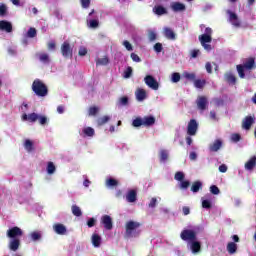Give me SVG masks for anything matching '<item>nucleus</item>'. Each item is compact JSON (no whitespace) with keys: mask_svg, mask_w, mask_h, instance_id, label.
Segmentation results:
<instances>
[{"mask_svg":"<svg viewBox=\"0 0 256 256\" xmlns=\"http://www.w3.org/2000/svg\"><path fill=\"white\" fill-rule=\"evenodd\" d=\"M52 228L57 235H67V227H65L63 224L56 223L52 226Z\"/></svg>","mask_w":256,"mask_h":256,"instance_id":"obj_12","label":"nucleus"},{"mask_svg":"<svg viewBox=\"0 0 256 256\" xmlns=\"http://www.w3.org/2000/svg\"><path fill=\"white\" fill-rule=\"evenodd\" d=\"M222 145L223 141L221 139H217L212 144H210V151L217 152L221 149Z\"/></svg>","mask_w":256,"mask_h":256,"instance_id":"obj_23","label":"nucleus"},{"mask_svg":"<svg viewBox=\"0 0 256 256\" xmlns=\"http://www.w3.org/2000/svg\"><path fill=\"white\" fill-rule=\"evenodd\" d=\"M4 15H7V6L0 4V16L3 17Z\"/></svg>","mask_w":256,"mask_h":256,"instance_id":"obj_52","label":"nucleus"},{"mask_svg":"<svg viewBox=\"0 0 256 256\" xmlns=\"http://www.w3.org/2000/svg\"><path fill=\"white\" fill-rule=\"evenodd\" d=\"M39 57V60L42 62V63H49V54L47 53H40L38 55Z\"/></svg>","mask_w":256,"mask_h":256,"instance_id":"obj_41","label":"nucleus"},{"mask_svg":"<svg viewBox=\"0 0 256 256\" xmlns=\"http://www.w3.org/2000/svg\"><path fill=\"white\" fill-rule=\"evenodd\" d=\"M254 123L255 118H253L252 116H248L243 120L242 127L243 129H246V131H248V129H251V125H253Z\"/></svg>","mask_w":256,"mask_h":256,"instance_id":"obj_18","label":"nucleus"},{"mask_svg":"<svg viewBox=\"0 0 256 256\" xmlns=\"http://www.w3.org/2000/svg\"><path fill=\"white\" fill-rule=\"evenodd\" d=\"M143 125L146 127H150V125H155V117L153 116H146L142 118Z\"/></svg>","mask_w":256,"mask_h":256,"instance_id":"obj_27","label":"nucleus"},{"mask_svg":"<svg viewBox=\"0 0 256 256\" xmlns=\"http://www.w3.org/2000/svg\"><path fill=\"white\" fill-rule=\"evenodd\" d=\"M211 35H213V30L211 28H205L204 34L199 36V41L206 51H211V46L208 44L211 43L213 39Z\"/></svg>","mask_w":256,"mask_h":256,"instance_id":"obj_3","label":"nucleus"},{"mask_svg":"<svg viewBox=\"0 0 256 256\" xmlns=\"http://www.w3.org/2000/svg\"><path fill=\"white\" fill-rule=\"evenodd\" d=\"M188 247L190 251H192L193 255H197V253H201V242H199L197 238L188 242Z\"/></svg>","mask_w":256,"mask_h":256,"instance_id":"obj_8","label":"nucleus"},{"mask_svg":"<svg viewBox=\"0 0 256 256\" xmlns=\"http://www.w3.org/2000/svg\"><path fill=\"white\" fill-rule=\"evenodd\" d=\"M202 207L203 209H211V200L202 198Z\"/></svg>","mask_w":256,"mask_h":256,"instance_id":"obj_47","label":"nucleus"},{"mask_svg":"<svg viewBox=\"0 0 256 256\" xmlns=\"http://www.w3.org/2000/svg\"><path fill=\"white\" fill-rule=\"evenodd\" d=\"M56 169L57 168L55 167V164H53V162L47 163L46 171H47L48 175H53V173H55Z\"/></svg>","mask_w":256,"mask_h":256,"instance_id":"obj_33","label":"nucleus"},{"mask_svg":"<svg viewBox=\"0 0 256 256\" xmlns=\"http://www.w3.org/2000/svg\"><path fill=\"white\" fill-rule=\"evenodd\" d=\"M205 67H206L207 73H213V64H211V62H207Z\"/></svg>","mask_w":256,"mask_h":256,"instance_id":"obj_60","label":"nucleus"},{"mask_svg":"<svg viewBox=\"0 0 256 256\" xmlns=\"http://www.w3.org/2000/svg\"><path fill=\"white\" fill-rule=\"evenodd\" d=\"M111 121V116H102L97 120L99 126L105 125V123H109Z\"/></svg>","mask_w":256,"mask_h":256,"instance_id":"obj_35","label":"nucleus"},{"mask_svg":"<svg viewBox=\"0 0 256 256\" xmlns=\"http://www.w3.org/2000/svg\"><path fill=\"white\" fill-rule=\"evenodd\" d=\"M81 137H94L95 136V129L91 127H84L82 132H80Z\"/></svg>","mask_w":256,"mask_h":256,"instance_id":"obj_20","label":"nucleus"},{"mask_svg":"<svg viewBox=\"0 0 256 256\" xmlns=\"http://www.w3.org/2000/svg\"><path fill=\"white\" fill-rule=\"evenodd\" d=\"M116 185H117V180L112 179V178L106 180L107 187H115Z\"/></svg>","mask_w":256,"mask_h":256,"instance_id":"obj_49","label":"nucleus"},{"mask_svg":"<svg viewBox=\"0 0 256 256\" xmlns=\"http://www.w3.org/2000/svg\"><path fill=\"white\" fill-rule=\"evenodd\" d=\"M175 179L176 181H181L182 179H185V174H183V172H177L175 174Z\"/></svg>","mask_w":256,"mask_h":256,"instance_id":"obj_59","label":"nucleus"},{"mask_svg":"<svg viewBox=\"0 0 256 256\" xmlns=\"http://www.w3.org/2000/svg\"><path fill=\"white\" fill-rule=\"evenodd\" d=\"M132 73H133V68L128 67V68L125 70V72H124V77H125V79H129V77H131Z\"/></svg>","mask_w":256,"mask_h":256,"instance_id":"obj_53","label":"nucleus"},{"mask_svg":"<svg viewBox=\"0 0 256 256\" xmlns=\"http://www.w3.org/2000/svg\"><path fill=\"white\" fill-rule=\"evenodd\" d=\"M199 124L196 120H190L188 123L187 133L188 135H196Z\"/></svg>","mask_w":256,"mask_h":256,"instance_id":"obj_11","label":"nucleus"},{"mask_svg":"<svg viewBox=\"0 0 256 256\" xmlns=\"http://www.w3.org/2000/svg\"><path fill=\"white\" fill-rule=\"evenodd\" d=\"M153 11L156 15H165L167 13V9H165L163 6H156L154 7Z\"/></svg>","mask_w":256,"mask_h":256,"instance_id":"obj_32","label":"nucleus"},{"mask_svg":"<svg viewBox=\"0 0 256 256\" xmlns=\"http://www.w3.org/2000/svg\"><path fill=\"white\" fill-rule=\"evenodd\" d=\"M61 53L63 57L69 58L73 57V48L69 42H64L61 46Z\"/></svg>","mask_w":256,"mask_h":256,"instance_id":"obj_9","label":"nucleus"},{"mask_svg":"<svg viewBox=\"0 0 256 256\" xmlns=\"http://www.w3.org/2000/svg\"><path fill=\"white\" fill-rule=\"evenodd\" d=\"M255 67V59L248 58L244 65H237L236 69L240 79H245V74L249 73Z\"/></svg>","mask_w":256,"mask_h":256,"instance_id":"obj_1","label":"nucleus"},{"mask_svg":"<svg viewBox=\"0 0 256 256\" xmlns=\"http://www.w3.org/2000/svg\"><path fill=\"white\" fill-rule=\"evenodd\" d=\"M201 187H203V184L200 181H196L192 184L191 191L197 193Z\"/></svg>","mask_w":256,"mask_h":256,"instance_id":"obj_36","label":"nucleus"},{"mask_svg":"<svg viewBox=\"0 0 256 256\" xmlns=\"http://www.w3.org/2000/svg\"><path fill=\"white\" fill-rule=\"evenodd\" d=\"M101 223L108 231H111V229H113V219H111V216H102Z\"/></svg>","mask_w":256,"mask_h":256,"instance_id":"obj_10","label":"nucleus"},{"mask_svg":"<svg viewBox=\"0 0 256 256\" xmlns=\"http://www.w3.org/2000/svg\"><path fill=\"white\" fill-rule=\"evenodd\" d=\"M226 249L230 255H235L237 253V244L235 242H229Z\"/></svg>","mask_w":256,"mask_h":256,"instance_id":"obj_25","label":"nucleus"},{"mask_svg":"<svg viewBox=\"0 0 256 256\" xmlns=\"http://www.w3.org/2000/svg\"><path fill=\"white\" fill-rule=\"evenodd\" d=\"M109 64V58H107V56H104L102 58H99L96 61V65H108Z\"/></svg>","mask_w":256,"mask_h":256,"instance_id":"obj_42","label":"nucleus"},{"mask_svg":"<svg viewBox=\"0 0 256 256\" xmlns=\"http://www.w3.org/2000/svg\"><path fill=\"white\" fill-rule=\"evenodd\" d=\"M82 3V7H84V9H87V7H89L90 1L89 0H81Z\"/></svg>","mask_w":256,"mask_h":256,"instance_id":"obj_63","label":"nucleus"},{"mask_svg":"<svg viewBox=\"0 0 256 256\" xmlns=\"http://www.w3.org/2000/svg\"><path fill=\"white\" fill-rule=\"evenodd\" d=\"M87 25L90 29H97L99 27V20L96 19H88Z\"/></svg>","mask_w":256,"mask_h":256,"instance_id":"obj_29","label":"nucleus"},{"mask_svg":"<svg viewBox=\"0 0 256 256\" xmlns=\"http://www.w3.org/2000/svg\"><path fill=\"white\" fill-rule=\"evenodd\" d=\"M210 193H212L213 195H219V193H221V191L219 190V187L212 185L210 187Z\"/></svg>","mask_w":256,"mask_h":256,"instance_id":"obj_50","label":"nucleus"},{"mask_svg":"<svg viewBox=\"0 0 256 256\" xmlns=\"http://www.w3.org/2000/svg\"><path fill=\"white\" fill-rule=\"evenodd\" d=\"M226 77V81L228 83H231L232 85H235L236 81H237V78H235V75L231 74V73H227L225 75Z\"/></svg>","mask_w":256,"mask_h":256,"instance_id":"obj_37","label":"nucleus"},{"mask_svg":"<svg viewBox=\"0 0 256 256\" xmlns=\"http://www.w3.org/2000/svg\"><path fill=\"white\" fill-rule=\"evenodd\" d=\"M157 205V198H152L149 207H155Z\"/></svg>","mask_w":256,"mask_h":256,"instance_id":"obj_64","label":"nucleus"},{"mask_svg":"<svg viewBox=\"0 0 256 256\" xmlns=\"http://www.w3.org/2000/svg\"><path fill=\"white\" fill-rule=\"evenodd\" d=\"M122 45L125 47L127 51H133V45H131L129 41H123Z\"/></svg>","mask_w":256,"mask_h":256,"instance_id":"obj_51","label":"nucleus"},{"mask_svg":"<svg viewBox=\"0 0 256 256\" xmlns=\"http://www.w3.org/2000/svg\"><path fill=\"white\" fill-rule=\"evenodd\" d=\"M180 237L182 241H188V243H191V241L197 239V233L191 229H184L181 232Z\"/></svg>","mask_w":256,"mask_h":256,"instance_id":"obj_6","label":"nucleus"},{"mask_svg":"<svg viewBox=\"0 0 256 256\" xmlns=\"http://www.w3.org/2000/svg\"><path fill=\"white\" fill-rule=\"evenodd\" d=\"M24 148L28 153H31V151H33V141L30 139H26L24 141Z\"/></svg>","mask_w":256,"mask_h":256,"instance_id":"obj_30","label":"nucleus"},{"mask_svg":"<svg viewBox=\"0 0 256 256\" xmlns=\"http://www.w3.org/2000/svg\"><path fill=\"white\" fill-rule=\"evenodd\" d=\"M39 119V115L37 113H32V114H23L22 116V121H29L30 123H35Z\"/></svg>","mask_w":256,"mask_h":256,"instance_id":"obj_22","label":"nucleus"},{"mask_svg":"<svg viewBox=\"0 0 256 256\" xmlns=\"http://www.w3.org/2000/svg\"><path fill=\"white\" fill-rule=\"evenodd\" d=\"M137 101H145L147 99V91L142 88H138L135 92Z\"/></svg>","mask_w":256,"mask_h":256,"instance_id":"obj_16","label":"nucleus"},{"mask_svg":"<svg viewBox=\"0 0 256 256\" xmlns=\"http://www.w3.org/2000/svg\"><path fill=\"white\" fill-rule=\"evenodd\" d=\"M41 237H43V232L41 231H33L30 233L32 241H41Z\"/></svg>","mask_w":256,"mask_h":256,"instance_id":"obj_28","label":"nucleus"},{"mask_svg":"<svg viewBox=\"0 0 256 256\" xmlns=\"http://www.w3.org/2000/svg\"><path fill=\"white\" fill-rule=\"evenodd\" d=\"M72 213H73V215H75L76 217H81V208H79V207L76 206V205L72 206Z\"/></svg>","mask_w":256,"mask_h":256,"instance_id":"obj_45","label":"nucleus"},{"mask_svg":"<svg viewBox=\"0 0 256 256\" xmlns=\"http://www.w3.org/2000/svg\"><path fill=\"white\" fill-rule=\"evenodd\" d=\"M197 103V107L198 109H200L201 111H205V109H207V97L204 96H200L198 97V99L196 100Z\"/></svg>","mask_w":256,"mask_h":256,"instance_id":"obj_15","label":"nucleus"},{"mask_svg":"<svg viewBox=\"0 0 256 256\" xmlns=\"http://www.w3.org/2000/svg\"><path fill=\"white\" fill-rule=\"evenodd\" d=\"M255 165H256V157L253 156L252 158H250V159L246 162V164H245V169H246L247 171H252V169H253V167H255Z\"/></svg>","mask_w":256,"mask_h":256,"instance_id":"obj_26","label":"nucleus"},{"mask_svg":"<svg viewBox=\"0 0 256 256\" xmlns=\"http://www.w3.org/2000/svg\"><path fill=\"white\" fill-rule=\"evenodd\" d=\"M32 89L38 97H45L47 95V86L41 80H35L32 84Z\"/></svg>","mask_w":256,"mask_h":256,"instance_id":"obj_4","label":"nucleus"},{"mask_svg":"<svg viewBox=\"0 0 256 256\" xmlns=\"http://www.w3.org/2000/svg\"><path fill=\"white\" fill-rule=\"evenodd\" d=\"M132 61H134L135 63H141V58L139 57V55L132 53L130 55Z\"/></svg>","mask_w":256,"mask_h":256,"instance_id":"obj_56","label":"nucleus"},{"mask_svg":"<svg viewBox=\"0 0 256 256\" xmlns=\"http://www.w3.org/2000/svg\"><path fill=\"white\" fill-rule=\"evenodd\" d=\"M0 31H6V33H11L13 31V25L7 20L0 21Z\"/></svg>","mask_w":256,"mask_h":256,"instance_id":"obj_13","label":"nucleus"},{"mask_svg":"<svg viewBox=\"0 0 256 256\" xmlns=\"http://www.w3.org/2000/svg\"><path fill=\"white\" fill-rule=\"evenodd\" d=\"M102 238L101 235L97 234V233H93L91 236V243L93 245V247L99 248L101 247V243H102Z\"/></svg>","mask_w":256,"mask_h":256,"instance_id":"obj_14","label":"nucleus"},{"mask_svg":"<svg viewBox=\"0 0 256 256\" xmlns=\"http://www.w3.org/2000/svg\"><path fill=\"white\" fill-rule=\"evenodd\" d=\"M37 120H39L40 125L47 124V117L46 116L38 115V119Z\"/></svg>","mask_w":256,"mask_h":256,"instance_id":"obj_58","label":"nucleus"},{"mask_svg":"<svg viewBox=\"0 0 256 256\" xmlns=\"http://www.w3.org/2000/svg\"><path fill=\"white\" fill-rule=\"evenodd\" d=\"M133 127H141L143 125V118H136L132 122Z\"/></svg>","mask_w":256,"mask_h":256,"instance_id":"obj_46","label":"nucleus"},{"mask_svg":"<svg viewBox=\"0 0 256 256\" xmlns=\"http://www.w3.org/2000/svg\"><path fill=\"white\" fill-rule=\"evenodd\" d=\"M98 113H99V107H96V106H92L88 110V115L90 117H93V116L97 115Z\"/></svg>","mask_w":256,"mask_h":256,"instance_id":"obj_40","label":"nucleus"},{"mask_svg":"<svg viewBox=\"0 0 256 256\" xmlns=\"http://www.w3.org/2000/svg\"><path fill=\"white\" fill-rule=\"evenodd\" d=\"M148 39L149 41H155L157 39V33H155V31L149 30Z\"/></svg>","mask_w":256,"mask_h":256,"instance_id":"obj_48","label":"nucleus"},{"mask_svg":"<svg viewBox=\"0 0 256 256\" xmlns=\"http://www.w3.org/2000/svg\"><path fill=\"white\" fill-rule=\"evenodd\" d=\"M164 35L167 39H175V32L171 28H164Z\"/></svg>","mask_w":256,"mask_h":256,"instance_id":"obj_31","label":"nucleus"},{"mask_svg":"<svg viewBox=\"0 0 256 256\" xmlns=\"http://www.w3.org/2000/svg\"><path fill=\"white\" fill-rule=\"evenodd\" d=\"M20 245H21V240H19V238H11V240L9 242V250L17 251V249H19Z\"/></svg>","mask_w":256,"mask_h":256,"instance_id":"obj_17","label":"nucleus"},{"mask_svg":"<svg viewBox=\"0 0 256 256\" xmlns=\"http://www.w3.org/2000/svg\"><path fill=\"white\" fill-rule=\"evenodd\" d=\"M183 77H184V79H187L188 81H195L196 75L193 72H184Z\"/></svg>","mask_w":256,"mask_h":256,"instance_id":"obj_38","label":"nucleus"},{"mask_svg":"<svg viewBox=\"0 0 256 256\" xmlns=\"http://www.w3.org/2000/svg\"><path fill=\"white\" fill-rule=\"evenodd\" d=\"M126 237H139L141 231L139 227H141V223L137 221L130 220L126 223Z\"/></svg>","mask_w":256,"mask_h":256,"instance_id":"obj_2","label":"nucleus"},{"mask_svg":"<svg viewBox=\"0 0 256 256\" xmlns=\"http://www.w3.org/2000/svg\"><path fill=\"white\" fill-rule=\"evenodd\" d=\"M144 83L149 89H152V91H159V82L152 75H146L144 77Z\"/></svg>","mask_w":256,"mask_h":256,"instance_id":"obj_5","label":"nucleus"},{"mask_svg":"<svg viewBox=\"0 0 256 256\" xmlns=\"http://www.w3.org/2000/svg\"><path fill=\"white\" fill-rule=\"evenodd\" d=\"M7 237L9 239H19V237H23V230L21 228L15 226L7 230L6 232Z\"/></svg>","mask_w":256,"mask_h":256,"instance_id":"obj_7","label":"nucleus"},{"mask_svg":"<svg viewBox=\"0 0 256 256\" xmlns=\"http://www.w3.org/2000/svg\"><path fill=\"white\" fill-rule=\"evenodd\" d=\"M170 7L175 13H179V11H185V4L181 2H173L171 3Z\"/></svg>","mask_w":256,"mask_h":256,"instance_id":"obj_21","label":"nucleus"},{"mask_svg":"<svg viewBox=\"0 0 256 256\" xmlns=\"http://www.w3.org/2000/svg\"><path fill=\"white\" fill-rule=\"evenodd\" d=\"M126 200L128 203H135V201H137V192L135 190H130L126 195Z\"/></svg>","mask_w":256,"mask_h":256,"instance_id":"obj_24","label":"nucleus"},{"mask_svg":"<svg viewBox=\"0 0 256 256\" xmlns=\"http://www.w3.org/2000/svg\"><path fill=\"white\" fill-rule=\"evenodd\" d=\"M87 52H88L87 46H79V48H78V55L80 57H85V55H87Z\"/></svg>","mask_w":256,"mask_h":256,"instance_id":"obj_43","label":"nucleus"},{"mask_svg":"<svg viewBox=\"0 0 256 256\" xmlns=\"http://www.w3.org/2000/svg\"><path fill=\"white\" fill-rule=\"evenodd\" d=\"M160 161L162 163H165V161H167V159H169V152L167 150H160Z\"/></svg>","mask_w":256,"mask_h":256,"instance_id":"obj_34","label":"nucleus"},{"mask_svg":"<svg viewBox=\"0 0 256 256\" xmlns=\"http://www.w3.org/2000/svg\"><path fill=\"white\" fill-rule=\"evenodd\" d=\"M154 51H156V53H161V51H163V45L161 43H156L154 45Z\"/></svg>","mask_w":256,"mask_h":256,"instance_id":"obj_57","label":"nucleus"},{"mask_svg":"<svg viewBox=\"0 0 256 256\" xmlns=\"http://www.w3.org/2000/svg\"><path fill=\"white\" fill-rule=\"evenodd\" d=\"M205 80H194V86L196 87V89H203V87H205Z\"/></svg>","mask_w":256,"mask_h":256,"instance_id":"obj_39","label":"nucleus"},{"mask_svg":"<svg viewBox=\"0 0 256 256\" xmlns=\"http://www.w3.org/2000/svg\"><path fill=\"white\" fill-rule=\"evenodd\" d=\"M37 35V30L35 28H30L27 32V37L33 38Z\"/></svg>","mask_w":256,"mask_h":256,"instance_id":"obj_54","label":"nucleus"},{"mask_svg":"<svg viewBox=\"0 0 256 256\" xmlns=\"http://www.w3.org/2000/svg\"><path fill=\"white\" fill-rule=\"evenodd\" d=\"M128 101H129V99L127 97H122L119 99L120 105H127Z\"/></svg>","mask_w":256,"mask_h":256,"instance_id":"obj_62","label":"nucleus"},{"mask_svg":"<svg viewBox=\"0 0 256 256\" xmlns=\"http://www.w3.org/2000/svg\"><path fill=\"white\" fill-rule=\"evenodd\" d=\"M171 81L172 83H179L181 81V74L175 72L171 75Z\"/></svg>","mask_w":256,"mask_h":256,"instance_id":"obj_44","label":"nucleus"},{"mask_svg":"<svg viewBox=\"0 0 256 256\" xmlns=\"http://www.w3.org/2000/svg\"><path fill=\"white\" fill-rule=\"evenodd\" d=\"M230 23L234 27H241V22L239 21V18H237V15L231 11H228Z\"/></svg>","mask_w":256,"mask_h":256,"instance_id":"obj_19","label":"nucleus"},{"mask_svg":"<svg viewBox=\"0 0 256 256\" xmlns=\"http://www.w3.org/2000/svg\"><path fill=\"white\" fill-rule=\"evenodd\" d=\"M231 141H233V143H237V142L241 141V135H239V134H232L231 135Z\"/></svg>","mask_w":256,"mask_h":256,"instance_id":"obj_55","label":"nucleus"},{"mask_svg":"<svg viewBox=\"0 0 256 256\" xmlns=\"http://www.w3.org/2000/svg\"><path fill=\"white\" fill-rule=\"evenodd\" d=\"M189 185H190V183L187 180H184V181L180 182L181 189H187V187H189Z\"/></svg>","mask_w":256,"mask_h":256,"instance_id":"obj_61","label":"nucleus"}]
</instances>
